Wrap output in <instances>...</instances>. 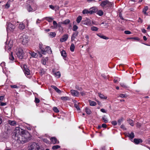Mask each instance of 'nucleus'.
<instances>
[{"instance_id": "nucleus-26", "label": "nucleus", "mask_w": 150, "mask_h": 150, "mask_svg": "<svg viewBox=\"0 0 150 150\" xmlns=\"http://www.w3.org/2000/svg\"><path fill=\"white\" fill-rule=\"evenodd\" d=\"M98 96L101 99H106L107 97L101 94L100 93H98Z\"/></svg>"}, {"instance_id": "nucleus-2", "label": "nucleus", "mask_w": 150, "mask_h": 150, "mask_svg": "<svg viewBox=\"0 0 150 150\" xmlns=\"http://www.w3.org/2000/svg\"><path fill=\"white\" fill-rule=\"evenodd\" d=\"M16 53L18 58L22 59L23 58L24 54L23 50L21 48H18L16 49Z\"/></svg>"}, {"instance_id": "nucleus-37", "label": "nucleus", "mask_w": 150, "mask_h": 150, "mask_svg": "<svg viewBox=\"0 0 150 150\" xmlns=\"http://www.w3.org/2000/svg\"><path fill=\"white\" fill-rule=\"evenodd\" d=\"M54 75L55 76H58V78H59L60 77V73L59 71H58L54 73Z\"/></svg>"}, {"instance_id": "nucleus-29", "label": "nucleus", "mask_w": 150, "mask_h": 150, "mask_svg": "<svg viewBox=\"0 0 150 150\" xmlns=\"http://www.w3.org/2000/svg\"><path fill=\"white\" fill-rule=\"evenodd\" d=\"M85 111L86 113L88 115H90L91 113V110L87 107L86 108Z\"/></svg>"}, {"instance_id": "nucleus-38", "label": "nucleus", "mask_w": 150, "mask_h": 150, "mask_svg": "<svg viewBox=\"0 0 150 150\" xmlns=\"http://www.w3.org/2000/svg\"><path fill=\"white\" fill-rule=\"evenodd\" d=\"M127 121L128 122L129 124L132 126H134L133 121L130 119H129L127 120Z\"/></svg>"}, {"instance_id": "nucleus-61", "label": "nucleus", "mask_w": 150, "mask_h": 150, "mask_svg": "<svg viewBox=\"0 0 150 150\" xmlns=\"http://www.w3.org/2000/svg\"><path fill=\"white\" fill-rule=\"evenodd\" d=\"M39 48L41 50V52H43V51H46V50H45L44 49V48H42V47H40V46H39Z\"/></svg>"}, {"instance_id": "nucleus-32", "label": "nucleus", "mask_w": 150, "mask_h": 150, "mask_svg": "<svg viewBox=\"0 0 150 150\" xmlns=\"http://www.w3.org/2000/svg\"><path fill=\"white\" fill-rule=\"evenodd\" d=\"M102 120L103 121V122L105 123H107L108 122V120L107 118L106 117V116L105 115H104L102 117Z\"/></svg>"}, {"instance_id": "nucleus-11", "label": "nucleus", "mask_w": 150, "mask_h": 150, "mask_svg": "<svg viewBox=\"0 0 150 150\" xmlns=\"http://www.w3.org/2000/svg\"><path fill=\"white\" fill-rule=\"evenodd\" d=\"M71 93L72 96H74L78 97L79 95V92L77 91L74 90H71Z\"/></svg>"}, {"instance_id": "nucleus-12", "label": "nucleus", "mask_w": 150, "mask_h": 150, "mask_svg": "<svg viewBox=\"0 0 150 150\" xmlns=\"http://www.w3.org/2000/svg\"><path fill=\"white\" fill-rule=\"evenodd\" d=\"M79 34V32L76 31L73 32L71 36V41H72L74 40L76 38Z\"/></svg>"}, {"instance_id": "nucleus-17", "label": "nucleus", "mask_w": 150, "mask_h": 150, "mask_svg": "<svg viewBox=\"0 0 150 150\" xmlns=\"http://www.w3.org/2000/svg\"><path fill=\"white\" fill-rule=\"evenodd\" d=\"M97 35L100 37V38L104 39L107 40L108 39V37H106L105 36L102 35L100 33L97 34Z\"/></svg>"}, {"instance_id": "nucleus-36", "label": "nucleus", "mask_w": 150, "mask_h": 150, "mask_svg": "<svg viewBox=\"0 0 150 150\" xmlns=\"http://www.w3.org/2000/svg\"><path fill=\"white\" fill-rule=\"evenodd\" d=\"M123 118L122 117L121 118L118 120H117L118 125H120L121 124V123L123 121Z\"/></svg>"}, {"instance_id": "nucleus-60", "label": "nucleus", "mask_w": 150, "mask_h": 150, "mask_svg": "<svg viewBox=\"0 0 150 150\" xmlns=\"http://www.w3.org/2000/svg\"><path fill=\"white\" fill-rule=\"evenodd\" d=\"M39 48L41 50V52H43V51H46V50H45L44 49V48H42V47H40V46H39Z\"/></svg>"}, {"instance_id": "nucleus-52", "label": "nucleus", "mask_w": 150, "mask_h": 150, "mask_svg": "<svg viewBox=\"0 0 150 150\" xmlns=\"http://www.w3.org/2000/svg\"><path fill=\"white\" fill-rule=\"evenodd\" d=\"M28 20L26 19L24 21V23L27 26H28Z\"/></svg>"}, {"instance_id": "nucleus-48", "label": "nucleus", "mask_w": 150, "mask_h": 150, "mask_svg": "<svg viewBox=\"0 0 150 150\" xmlns=\"http://www.w3.org/2000/svg\"><path fill=\"white\" fill-rule=\"evenodd\" d=\"M53 110L54 112L56 113L58 112H59L58 109L57 107H55L53 108Z\"/></svg>"}, {"instance_id": "nucleus-50", "label": "nucleus", "mask_w": 150, "mask_h": 150, "mask_svg": "<svg viewBox=\"0 0 150 150\" xmlns=\"http://www.w3.org/2000/svg\"><path fill=\"white\" fill-rule=\"evenodd\" d=\"M119 96L121 98H125L127 97V95L124 94H120Z\"/></svg>"}, {"instance_id": "nucleus-41", "label": "nucleus", "mask_w": 150, "mask_h": 150, "mask_svg": "<svg viewBox=\"0 0 150 150\" xmlns=\"http://www.w3.org/2000/svg\"><path fill=\"white\" fill-rule=\"evenodd\" d=\"M30 54L32 57L35 58L36 55L37 54L34 52H31Z\"/></svg>"}, {"instance_id": "nucleus-13", "label": "nucleus", "mask_w": 150, "mask_h": 150, "mask_svg": "<svg viewBox=\"0 0 150 150\" xmlns=\"http://www.w3.org/2000/svg\"><path fill=\"white\" fill-rule=\"evenodd\" d=\"M90 14H93L94 13L96 12L97 11V8H96L93 7L89 9Z\"/></svg>"}, {"instance_id": "nucleus-55", "label": "nucleus", "mask_w": 150, "mask_h": 150, "mask_svg": "<svg viewBox=\"0 0 150 150\" xmlns=\"http://www.w3.org/2000/svg\"><path fill=\"white\" fill-rule=\"evenodd\" d=\"M40 101V100L37 98H35V102L36 103H38Z\"/></svg>"}, {"instance_id": "nucleus-53", "label": "nucleus", "mask_w": 150, "mask_h": 150, "mask_svg": "<svg viewBox=\"0 0 150 150\" xmlns=\"http://www.w3.org/2000/svg\"><path fill=\"white\" fill-rule=\"evenodd\" d=\"M124 33L125 34H130L131 33V32L130 31L128 30H126L124 32Z\"/></svg>"}, {"instance_id": "nucleus-14", "label": "nucleus", "mask_w": 150, "mask_h": 150, "mask_svg": "<svg viewBox=\"0 0 150 150\" xmlns=\"http://www.w3.org/2000/svg\"><path fill=\"white\" fill-rule=\"evenodd\" d=\"M12 47V45L11 43H9L8 44L6 45L5 47V50H10L11 47Z\"/></svg>"}, {"instance_id": "nucleus-16", "label": "nucleus", "mask_w": 150, "mask_h": 150, "mask_svg": "<svg viewBox=\"0 0 150 150\" xmlns=\"http://www.w3.org/2000/svg\"><path fill=\"white\" fill-rule=\"evenodd\" d=\"M134 142L136 144H138L142 142V140L141 139H134Z\"/></svg>"}, {"instance_id": "nucleus-20", "label": "nucleus", "mask_w": 150, "mask_h": 150, "mask_svg": "<svg viewBox=\"0 0 150 150\" xmlns=\"http://www.w3.org/2000/svg\"><path fill=\"white\" fill-rule=\"evenodd\" d=\"M45 50L48 53L51 54L52 53V51L51 48L49 46H47L45 48Z\"/></svg>"}, {"instance_id": "nucleus-23", "label": "nucleus", "mask_w": 150, "mask_h": 150, "mask_svg": "<svg viewBox=\"0 0 150 150\" xmlns=\"http://www.w3.org/2000/svg\"><path fill=\"white\" fill-rule=\"evenodd\" d=\"M148 7L147 6H145L144 7L143 10V12L144 14L147 15L148 13L146 12V11L148 10Z\"/></svg>"}, {"instance_id": "nucleus-42", "label": "nucleus", "mask_w": 150, "mask_h": 150, "mask_svg": "<svg viewBox=\"0 0 150 150\" xmlns=\"http://www.w3.org/2000/svg\"><path fill=\"white\" fill-rule=\"evenodd\" d=\"M61 98L62 100L65 101L68 100L69 99V98L67 96L62 97Z\"/></svg>"}, {"instance_id": "nucleus-9", "label": "nucleus", "mask_w": 150, "mask_h": 150, "mask_svg": "<svg viewBox=\"0 0 150 150\" xmlns=\"http://www.w3.org/2000/svg\"><path fill=\"white\" fill-rule=\"evenodd\" d=\"M50 140L52 143L54 144L59 143V141L57 140L55 137H51L50 139Z\"/></svg>"}, {"instance_id": "nucleus-27", "label": "nucleus", "mask_w": 150, "mask_h": 150, "mask_svg": "<svg viewBox=\"0 0 150 150\" xmlns=\"http://www.w3.org/2000/svg\"><path fill=\"white\" fill-rule=\"evenodd\" d=\"M49 34V36L50 38L54 37L56 35V34L55 32H50Z\"/></svg>"}, {"instance_id": "nucleus-28", "label": "nucleus", "mask_w": 150, "mask_h": 150, "mask_svg": "<svg viewBox=\"0 0 150 150\" xmlns=\"http://www.w3.org/2000/svg\"><path fill=\"white\" fill-rule=\"evenodd\" d=\"M82 13L83 14H90V10H88L87 9H85L83 10V11Z\"/></svg>"}, {"instance_id": "nucleus-22", "label": "nucleus", "mask_w": 150, "mask_h": 150, "mask_svg": "<svg viewBox=\"0 0 150 150\" xmlns=\"http://www.w3.org/2000/svg\"><path fill=\"white\" fill-rule=\"evenodd\" d=\"M127 136L128 137L132 139L134 137V134L133 132H131L130 134L128 133L127 134Z\"/></svg>"}, {"instance_id": "nucleus-57", "label": "nucleus", "mask_w": 150, "mask_h": 150, "mask_svg": "<svg viewBox=\"0 0 150 150\" xmlns=\"http://www.w3.org/2000/svg\"><path fill=\"white\" fill-rule=\"evenodd\" d=\"M41 62L43 65H45L46 64V60L45 59H43L41 61Z\"/></svg>"}, {"instance_id": "nucleus-45", "label": "nucleus", "mask_w": 150, "mask_h": 150, "mask_svg": "<svg viewBox=\"0 0 150 150\" xmlns=\"http://www.w3.org/2000/svg\"><path fill=\"white\" fill-rule=\"evenodd\" d=\"M53 18L51 17L47 18V20L49 22H51L53 20Z\"/></svg>"}, {"instance_id": "nucleus-40", "label": "nucleus", "mask_w": 150, "mask_h": 150, "mask_svg": "<svg viewBox=\"0 0 150 150\" xmlns=\"http://www.w3.org/2000/svg\"><path fill=\"white\" fill-rule=\"evenodd\" d=\"M97 14L99 16H101L103 15V12L102 10H99L98 11Z\"/></svg>"}, {"instance_id": "nucleus-56", "label": "nucleus", "mask_w": 150, "mask_h": 150, "mask_svg": "<svg viewBox=\"0 0 150 150\" xmlns=\"http://www.w3.org/2000/svg\"><path fill=\"white\" fill-rule=\"evenodd\" d=\"M74 106L75 108H76L77 109V110H80V108H79V106L78 105H77L76 104H75L74 105Z\"/></svg>"}, {"instance_id": "nucleus-31", "label": "nucleus", "mask_w": 150, "mask_h": 150, "mask_svg": "<svg viewBox=\"0 0 150 150\" xmlns=\"http://www.w3.org/2000/svg\"><path fill=\"white\" fill-rule=\"evenodd\" d=\"M60 148V146L58 145L53 146L52 147V149L53 150H55Z\"/></svg>"}, {"instance_id": "nucleus-39", "label": "nucleus", "mask_w": 150, "mask_h": 150, "mask_svg": "<svg viewBox=\"0 0 150 150\" xmlns=\"http://www.w3.org/2000/svg\"><path fill=\"white\" fill-rule=\"evenodd\" d=\"M9 59L10 60L13 61L14 59V57L13 55V53L12 52H11L9 56Z\"/></svg>"}, {"instance_id": "nucleus-34", "label": "nucleus", "mask_w": 150, "mask_h": 150, "mask_svg": "<svg viewBox=\"0 0 150 150\" xmlns=\"http://www.w3.org/2000/svg\"><path fill=\"white\" fill-rule=\"evenodd\" d=\"M70 49L71 51L73 52L74 51L75 49V46L73 43H72L71 44L70 47Z\"/></svg>"}, {"instance_id": "nucleus-30", "label": "nucleus", "mask_w": 150, "mask_h": 150, "mask_svg": "<svg viewBox=\"0 0 150 150\" xmlns=\"http://www.w3.org/2000/svg\"><path fill=\"white\" fill-rule=\"evenodd\" d=\"M70 21V20L69 19H66L64 21L62 22V24L64 25H67L69 24Z\"/></svg>"}, {"instance_id": "nucleus-1", "label": "nucleus", "mask_w": 150, "mask_h": 150, "mask_svg": "<svg viewBox=\"0 0 150 150\" xmlns=\"http://www.w3.org/2000/svg\"><path fill=\"white\" fill-rule=\"evenodd\" d=\"M15 139L22 144L28 141L30 139V135L28 132L25 131L19 127L16 128L14 131Z\"/></svg>"}, {"instance_id": "nucleus-43", "label": "nucleus", "mask_w": 150, "mask_h": 150, "mask_svg": "<svg viewBox=\"0 0 150 150\" xmlns=\"http://www.w3.org/2000/svg\"><path fill=\"white\" fill-rule=\"evenodd\" d=\"M120 84L121 86L123 88H127L128 87L124 83H120Z\"/></svg>"}, {"instance_id": "nucleus-59", "label": "nucleus", "mask_w": 150, "mask_h": 150, "mask_svg": "<svg viewBox=\"0 0 150 150\" xmlns=\"http://www.w3.org/2000/svg\"><path fill=\"white\" fill-rule=\"evenodd\" d=\"M120 127H121V128L123 129H124V130H126V128L125 127V126L124 125H122Z\"/></svg>"}, {"instance_id": "nucleus-44", "label": "nucleus", "mask_w": 150, "mask_h": 150, "mask_svg": "<svg viewBox=\"0 0 150 150\" xmlns=\"http://www.w3.org/2000/svg\"><path fill=\"white\" fill-rule=\"evenodd\" d=\"M78 28V27L77 26L75 25H74L73 26V31L76 32L77 31L76 30H77Z\"/></svg>"}, {"instance_id": "nucleus-47", "label": "nucleus", "mask_w": 150, "mask_h": 150, "mask_svg": "<svg viewBox=\"0 0 150 150\" xmlns=\"http://www.w3.org/2000/svg\"><path fill=\"white\" fill-rule=\"evenodd\" d=\"M53 23L54 28H57L58 27V24L55 21H53Z\"/></svg>"}, {"instance_id": "nucleus-49", "label": "nucleus", "mask_w": 150, "mask_h": 150, "mask_svg": "<svg viewBox=\"0 0 150 150\" xmlns=\"http://www.w3.org/2000/svg\"><path fill=\"white\" fill-rule=\"evenodd\" d=\"M12 88H19V87L18 86L16 85H13L10 86Z\"/></svg>"}, {"instance_id": "nucleus-19", "label": "nucleus", "mask_w": 150, "mask_h": 150, "mask_svg": "<svg viewBox=\"0 0 150 150\" xmlns=\"http://www.w3.org/2000/svg\"><path fill=\"white\" fill-rule=\"evenodd\" d=\"M26 8L28 11L29 12H32L33 10V9L31 7V6L29 4L27 5L26 6Z\"/></svg>"}, {"instance_id": "nucleus-58", "label": "nucleus", "mask_w": 150, "mask_h": 150, "mask_svg": "<svg viewBox=\"0 0 150 150\" xmlns=\"http://www.w3.org/2000/svg\"><path fill=\"white\" fill-rule=\"evenodd\" d=\"M76 89L78 90H81L82 89V88L81 87H79L78 85L76 86Z\"/></svg>"}, {"instance_id": "nucleus-5", "label": "nucleus", "mask_w": 150, "mask_h": 150, "mask_svg": "<svg viewBox=\"0 0 150 150\" xmlns=\"http://www.w3.org/2000/svg\"><path fill=\"white\" fill-rule=\"evenodd\" d=\"M113 4V3L109 2L107 0H105L102 1L100 5L102 7H104L105 6L106 7H111Z\"/></svg>"}, {"instance_id": "nucleus-15", "label": "nucleus", "mask_w": 150, "mask_h": 150, "mask_svg": "<svg viewBox=\"0 0 150 150\" xmlns=\"http://www.w3.org/2000/svg\"><path fill=\"white\" fill-rule=\"evenodd\" d=\"M51 87L52 88L54 89L57 93H61V91L55 86L52 85L51 86Z\"/></svg>"}, {"instance_id": "nucleus-33", "label": "nucleus", "mask_w": 150, "mask_h": 150, "mask_svg": "<svg viewBox=\"0 0 150 150\" xmlns=\"http://www.w3.org/2000/svg\"><path fill=\"white\" fill-rule=\"evenodd\" d=\"M91 30L93 31H97L98 29V28L95 26H92L91 28Z\"/></svg>"}, {"instance_id": "nucleus-6", "label": "nucleus", "mask_w": 150, "mask_h": 150, "mask_svg": "<svg viewBox=\"0 0 150 150\" xmlns=\"http://www.w3.org/2000/svg\"><path fill=\"white\" fill-rule=\"evenodd\" d=\"M15 26L12 24L11 23H9L8 24V26L6 28V30L7 32H10L14 28Z\"/></svg>"}, {"instance_id": "nucleus-4", "label": "nucleus", "mask_w": 150, "mask_h": 150, "mask_svg": "<svg viewBox=\"0 0 150 150\" xmlns=\"http://www.w3.org/2000/svg\"><path fill=\"white\" fill-rule=\"evenodd\" d=\"M39 146L37 143H32L28 147V150H39Z\"/></svg>"}, {"instance_id": "nucleus-64", "label": "nucleus", "mask_w": 150, "mask_h": 150, "mask_svg": "<svg viewBox=\"0 0 150 150\" xmlns=\"http://www.w3.org/2000/svg\"><path fill=\"white\" fill-rule=\"evenodd\" d=\"M50 8L52 10L54 9V7L52 5H50L49 6Z\"/></svg>"}, {"instance_id": "nucleus-24", "label": "nucleus", "mask_w": 150, "mask_h": 150, "mask_svg": "<svg viewBox=\"0 0 150 150\" xmlns=\"http://www.w3.org/2000/svg\"><path fill=\"white\" fill-rule=\"evenodd\" d=\"M61 53L62 56L64 57V58H66V57L67 54H66V52H65V51H64V50H62L61 52Z\"/></svg>"}, {"instance_id": "nucleus-7", "label": "nucleus", "mask_w": 150, "mask_h": 150, "mask_svg": "<svg viewBox=\"0 0 150 150\" xmlns=\"http://www.w3.org/2000/svg\"><path fill=\"white\" fill-rule=\"evenodd\" d=\"M83 24L86 25L88 26L92 25V24L91 23V20L88 18L86 19L84 21H83L82 22Z\"/></svg>"}, {"instance_id": "nucleus-25", "label": "nucleus", "mask_w": 150, "mask_h": 150, "mask_svg": "<svg viewBox=\"0 0 150 150\" xmlns=\"http://www.w3.org/2000/svg\"><path fill=\"white\" fill-rule=\"evenodd\" d=\"M25 27L23 23H20L19 25L18 28L21 30H23Z\"/></svg>"}, {"instance_id": "nucleus-21", "label": "nucleus", "mask_w": 150, "mask_h": 150, "mask_svg": "<svg viewBox=\"0 0 150 150\" xmlns=\"http://www.w3.org/2000/svg\"><path fill=\"white\" fill-rule=\"evenodd\" d=\"M90 105L91 106H95L96 105V103L93 101L89 100Z\"/></svg>"}, {"instance_id": "nucleus-46", "label": "nucleus", "mask_w": 150, "mask_h": 150, "mask_svg": "<svg viewBox=\"0 0 150 150\" xmlns=\"http://www.w3.org/2000/svg\"><path fill=\"white\" fill-rule=\"evenodd\" d=\"M62 24V22H59L58 23V27L59 28H61L62 30H63V28L61 26Z\"/></svg>"}, {"instance_id": "nucleus-18", "label": "nucleus", "mask_w": 150, "mask_h": 150, "mask_svg": "<svg viewBox=\"0 0 150 150\" xmlns=\"http://www.w3.org/2000/svg\"><path fill=\"white\" fill-rule=\"evenodd\" d=\"M8 123L10 125L13 126L15 125L16 124V122L15 121L9 120Z\"/></svg>"}, {"instance_id": "nucleus-63", "label": "nucleus", "mask_w": 150, "mask_h": 150, "mask_svg": "<svg viewBox=\"0 0 150 150\" xmlns=\"http://www.w3.org/2000/svg\"><path fill=\"white\" fill-rule=\"evenodd\" d=\"M100 110L101 112H102L103 113H106V111L103 108H102V109H101Z\"/></svg>"}, {"instance_id": "nucleus-54", "label": "nucleus", "mask_w": 150, "mask_h": 150, "mask_svg": "<svg viewBox=\"0 0 150 150\" xmlns=\"http://www.w3.org/2000/svg\"><path fill=\"white\" fill-rule=\"evenodd\" d=\"M43 141L46 143H49V141L47 139H42Z\"/></svg>"}, {"instance_id": "nucleus-51", "label": "nucleus", "mask_w": 150, "mask_h": 150, "mask_svg": "<svg viewBox=\"0 0 150 150\" xmlns=\"http://www.w3.org/2000/svg\"><path fill=\"white\" fill-rule=\"evenodd\" d=\"M111 124L115 126L117 125V123L116 121H113L111 122Z\"/></svg>"}, {"instance_id": "nucleus-10", "label": "nucleus", "mask_w": 150, "mask_h": 150, "mask_svg": "<svg viewBox=\"0 0 150 150\" xmlns=\"http://www.w3.org/2000/svg\"><path fill=\"white\" fill-rule=\"evenodd\" d=\"M68 35L67 34H65L63 35L62 37L60 38V41L61 42L66 41L68 39Z\"/></svg>"}, {"instance_id": "nucleus-3", "label": "nucleus", "mask_w": 150, "mask_h": 150, "mask_svg": "<svg viewBox=\"0 0 150 150\" xmlns=\"http://www.w3.org/2000/svg\"><path fill=\"white\" fill-rule=\"evenodd\" d=\"M20 40L22 42V44L25 45L28 43V37L27 36L25 35H21L20 36Z\"/></svg>"}, {"instance_id": "nucleus-62", "label": "nucleus", "mask_w": 150, "mask_h": 150, "mask_svg": "<svg viewBox=\"0 0 150 150\" xmlns=\"http://www.w3.org/2000/svg\"><path fill=\"white\" fill-rule=\"evenodd\" d=\"M6 105V103L2 102L1 103L0 105L1 106H4Z\"/></svg>"}, {"instance_id": "nucleus-8", "label": "nucleus", "mask_w": 150, "mask_h": 150, "mask_svg": "<svg viewBox=\"0 0 150 150\" xmlns=\"http://www.w3.org/2000/svg\"><path fill=\"white\" fill-rule=\"evenodd\" d=\"M23 71L26 76L29 75L30 74V71L27 68L26 65L24 66Z\"/></svg>"}, {"instance_id": "nucleus-35", "label": "nucleus", "mask_w": 150, "mask_h": 150, "mask_svg": "<svg viewBox=\"0 0 150 150\" xmlns=\"http://www.w3.org/2000/svg\"><path fill=\"white\" fill-rule=\"evenodd\" d=\"M82 18L81 16H79L76 18V21L78 23H79L81 21Z\"/></svg>"}]
</instances>
